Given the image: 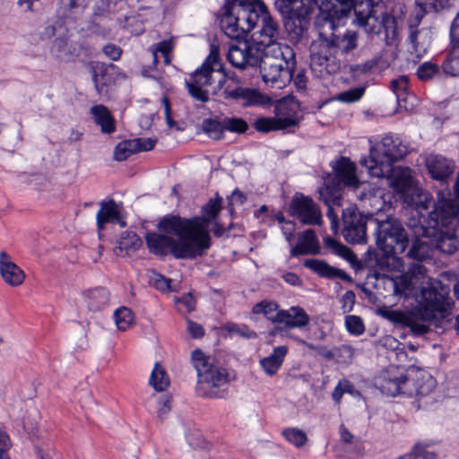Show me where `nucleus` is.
I'll return each instance as SVG.
<instances>
[{"instance_id": "2eb2a0df", "label": "nucleus", "mask_w": 459, "mask_h": 459, "mask_svg": "<svg viewBox=\"0 0 459 459\" xmlns=\"http://www.w3.org/2000/svg\"><path fill=\"white\" fill-rule=\"evenodd\" d=\"M342 235L347 242L363 243L366 240L367 217L355 208H347L342 212Z\"/></svg>"}, {"instance_id": "1a4fd4ad", "label": "nucleus", "mask_w": 459, "mask_h": 459, "mask_svg": "<svg viewBox=\"0 0 459 459\" xmlns=\"http://www.w3.org/2000/svg\"><path fill=\"white\" fill-rule=\"evenodd\" d=\"M407 154V146L392 136H385L380 143L370 148L368 158H363L360 163L368 173L376 178H386L388 182L394 178L396 170L408 168L394 167V163Z\"/></svg>"}, {"instance_id": "37998d69", "label": "nucleus", "mask_w": 459, "mask_h": 459, "mask_svg": "<svg viewBox=\"0 0 459 459\" xmlns=\"http://www.w3.org/2000/svg\"><path fill=\"white\" fill-rule=\"evenodd\" d=\"M282 436L288 442L296 447H301L305 446L307 441L306 433L298 428H288L283 429Z\"/></svg>"}, {"instance_id": "9b49d317", "label": "nucleus", "mask_w": 459, "mask_h": 459, "mask_svg": "<svg viewBox=\"0 0 459 459\" xmlns=\"http://www.w3.org/2000/svg\"><path fill=\"white\" fill-rule=\"evenodd\" d=\"M392 187L403 199V204L411 207L417 213H419L420 221L424 224L429 221V209L438 206L435 204L434 199L431 195L426 190L422 189L412 178L411 169H398L396 170L394 178L388 182Z\"/></svg>"}, {"instance_id": "c85d7f7f", "label": "nucleus", "mask_w": 459, "mask_h": 459, "mask_svg": "<svg viewBox=\"0 0 459 459\" xmlns=\"http://www.w3.org/2000/svg\"><path fill=\"white\" fill-rule=\"evenodd\" d=\"M335 173L340 181L346 186L357 188L359 181L356 176V166L346 158H342L335 169Z\"/></svg>"}, {"instance_id": "c756f323", "label": "nucleus", "mask_w": 459, "mask_h": 459, "mask_svg": "<svg viewBox=\"0 0 459 459\" xmlns=\"http://www.w3.org/2000/svg\"><path fill=\"white\" fill-rule=\"evenodd\" d=\"M142 246L141 238L134 232H125L121 235L114 248L117 256H126L135 252Z\"/></svg>"}, {"instance_id": "cd10ccee", "label": "nucleus", "mask_w": 459, "mask_h": 459, "mask_svg": "<svg viewBox=\"0 0 459 459\" xmlns=\"http://www.w3.org/2000/svg\"><path fill=\"white\" fill-rule=\"evenodd\" d=\"M287 352L286 346H278L273 349L272 354L260 359V366L266 375L272 377L278 372Z\"/></svg>"}, {"instance_id": "b1692460", "label": "nucleus", "mask_w": 459, "mask_h": 459, "mask_svg": "<svg viewBox=\"0 0 459 459\" xmlns=\"http://www.w3.org/2000/svg\"><path fill=\"white\" fill-rule=\"evenodd\" d=\"M426 163L428 170L434 179L444 181L453 173L451 162L442 156H430L427 159Z\"/></svg>"}, {"instance_id": "ea45409f", "label": "nucleus", "mask_w": 459, "mask_h": 459, "mask_svg": "<svg viewBox=\"0 0 459 459\" xmlns=\"http://www.w3.org/2000/svg\"><path fill=\"white\" fill-rule=\"evenodd\" d=\"M137 143L133 139L126 140L117 143L114 151V159L117 161L126 160L132 154L138 152Z\"/></svg>"}, {"instance_id": "0eeeda50", "label": "nucleus", "mask_w": 459, "mask_h": 459, "mask_svg": "<svg viewBox=\"0 0 459 459\" xmlns=\"http://www.w3.org/2000/svg\"><path fill=\"white\" fill-rule=\"evenodd\" d=\"M227 57L229 62L238 69L258 65L262 68L269 65L281 66L296 63L292 48L281 43L263 48L256 45L233 44L229 48Z\"/></svg>"}, {"instance_id": "f704fd0d", "label": "nucleus", "mask_w": 459, "mask_h": 459, "mask_svg": "<svg viewBox=\"0 0 459 459\" xmlns=\"http://www.w3.org/2000/svg\"><path fill=\"white\" fill-rule=\"evenodd\" d=\"M334 45L339 57L347 55L358 47V33L347 30L342 36L333 33Z\"/></svg>"}, {"instance_id": "4d7b16f0", "label": "nucleus", "mask_w": 459, "mask_h": 459, "mask_svg": "<svg viewBox=\"0 0 459 459\" xmlns=\"http://www.w3.org/2000/svg\"><path fill=\"white\" fill-rule=\"evenodd\" d=\"M227 330L230 335H238L247 339H254L257 337V334L255 331L250 330L247 326L243 325L239 326L237 325H231L227 326Z\"/></svg>"}, {"instance_id": "a19ab883", "label": "nucleus", "mask_w": 459, "mask_h": 459, "mask_svg": "<svg viewBox=\"0 0 459 459\" xmlns=\"http://www.w3.org/2000/svg\"><path fill=\"white\" fill-rule=\"evenodd\" d=\"M114 320L118 330L126 331L134 323V315L126 307H118L114 312Z\"/></svg>"}, {"instance_id": "20e7f679", "label": "nucleus", "mask_w": 459, "mask_h": 459, "mask_svg": "<svg viewBox=\"0 0 459 459\" xmlns=\"http://www.w3.org/2000/svg\"><path fill=\"white\" fill-rule=\"evenodd\" d=\"M341 4L340 16H346L353 7L354 23L370 37L377 36L386 45L392 46L398 40L396 19L387 13L382 2L373 0H335Z\"/></svg>"}, {"instance_id": "e2e57ef3", "label": "nucleus", "mask_w": 459, "mask_h": 459, "mask_svg": "<svg viewBox=\"0 0 459 459\" xmlns=\"http://www.w3.org/2000/svg\"><path fill=\"white\" fill-rule=\"evenodd\" d=\"M190 362L196 370L198 377L197 383L199 384L201 377V349L196 348L191 352Z\"/></svg>"}, {"instance_id": "6ab92c4d", "label": "nucleus", "mask_w": 459, "mask_h": 459, "mask_svg": "<svg viewBox=\"0 0 459 459\" xmlns=\"http://www.w3.org/2000/svg\"><path fill=\"white\" fill-rule=\"evenodd\" d=\"M410 226L413 228L415 239L413 240L411 248L407 252L406 256L417 261H424L431 258L434 248L433 240L431 238L421 237L419 233H417L418 228H420V224L410 222Z\"/></svg>"}, {"instance_id": "7ed1b4c3", "label": "nucleus", "mask_w": 459, "mask_h": 459, "mask_svg": "<svg viewBox=\"0 0 459 459\" xmlns=\"http://www.w3.org/2000/svg\"><path fill=\"white\" fill-rule=\"evenodd\" d=\"M163 234L146 235L150 251L158 255L172 254L177 258H192L201 251V218L164 217L158 224Z\"/></svg>"}, {"instance_id": "f8f14e48", "label": "nucleus", "mask_w": 459, "mask_h": 459, "mask_svg": "<svg viewBox=\"0 0 459 459\" xmlns=\"http://www.w3.org/2000/svg\"><path fill=\"white\" fill-rule=\"evenodd\" d=\"M209 50V55L203 63V102H206L210 95H215L226 82L217 39L210 41Z\"/></svg>"}, {"instance_id": "c9c22d12", "label": "nucleus", "mask_w": 459, "mask_h": 459, "mask_svg": "<svg viewBox=\"0 0 459 459\" xmlns=\"http://www.w3.org/2000/svg\"><path fill=\"white\" fill-rule=\"evenodd\" d=\"M175 48L173 39L162 40L157 44H154L149 48V51L152 56V63L154 65L158 64V53L163 56V62L165 65H169L171 62V53Z\"/></svg>"}, {"instance_id": "423d86ee", "label": "nucleus", "mask_w": 459, "mask_h": 459, "mask_svg": "<svg viewBox=\"0 0 459 459\" xmlns=\"http://www.w3.org/2000/svg\"><path fill=\"white\" fill-rule=\"evenodd\" d=\"M417 233L431 238L433 246L442 253L453 254L457 250L459 238V211L456 205L440 199L436 210L429 212V221H420Z\"/></svg>"}, {"instance_id": "603ef678", "label": "nucleus", "mask_w": 459, "mask_h": 459, "mask_svg": "<svg viewBox=\"0 0 459 459\" xmlns=\"http://www.w3.org/2000/svg\"><path fill=\"white\" fill-rule=\"evenodd\" d=\"M201 74V66L197 67L191 74L189 81H186V87L188 93L196 100H201V85L195 77Z\"/></svg>"}, {"instance_id": "052dcab7", "label": "nucleus", "mask_w": 459, "mask_h": 459, "mask_svg": "<svg viewBox=\"0 0 459 459\" xmlns=\"http://www.w3.org/2000/svg\"><path fill=\"white\" fill-rule=\"evenodd\" d=\"M11 447L8 435L0 429V459H9L7 451Z\"/></svg>"}, {"instance_id": "ddd939ff", "label": "nucleus", "mask_w": 459, "mask_h": 459, "mask_svg": "<svg viewBox=\"0 0 459 459\" xmlns=\"http://www.w3.org/2000/svg\"><path fill=\"white\" fill-rule=\"evenodd\" d=\"M228 383L227 369L209 364L208 359L203 356V393L209 397H221L226 392L225 386Z\"/></svg>"}, {"instance_id": "6e6d98bb", "label": "nucleus", "mask_w": 459, "mask_h": 459, "mask_svg": "<svg viewBox=\"0 0 459 459\" xmlns=\"http://www.w3.org/2000/svg\"><path fill=\"white\" fill-rule=\"evenodd\" d=\"M172 395L166 394L160 396L158 403V417L160 420H163L169 412L171 411Z\"/></svg>"}, {"instance_id": "79ce46f5", "label": "nucleus", "mask_w": 459, "mask_h": 459, "mask_svg": "<svg viewBox=\"0 0 459 459\" xmlns=\"http://www.w3.org/2000/svg\"><path fill=\"white\" fill-rule=\"evenodd\" d=\"M254 128L260 133H270L273 131L283 130L276 117H258L253 124Z\"/></svg>"}, {"instance_id": "69168bd1", "label": "nucleus", "mask_w": 459, "mask_h": 459, "mask_svg": "<svg viewBox=\"0 0 459 459\" xmlns=\"http://www.w3.org/2000/svg\"><path fill=\"white\" fill-rule=\"evenodd\" d=\"M307 346L309 349L316 351L318 355L324 357L325 359H327L329 360L335 359L334 349L329 350L325 346L316 347L312 344H307Z\"/></svg>"}, {"instance_id": "dca6fc26", "label": "nucleus", "mask_w": 459, "mask_h": 459, "mask_svg": "<svg viewBox=\"0 0 459 459\" xmlns=\"http://www.w3.org/2000/svg\"><path fill=\"white\" fill-rule=\"evenodd\" d=\"M295 64L278 65H268L260 68V73L264 83L272 88L282 89L292 79V70Z\"/></svg>"}, {"instance_id": "4be33fe9", "label": "nucleus", "mask_w": 459, "mask_h": 459, "mask_svg": "<svg viewBox=\"0 0 459 459\" xmlns=\"http://www.w3.org/2000/svg\"><path fill=\"white\" fill-rule=\"evenodd\" d=\"M278 4L282 12L298 20H305L316 6L315 0H279Z\"/></svg>"}, {"instance_id": "a18cd8bd", "label": "nucleus", "mask_w": 459, "mask_h": 459, "mask_svg": "<svg viewBox=\"0 0 459 459\" xmlns=\"http://www.w3.org/2000/svg\"><path fill=\"white\" fill-rule=\"evenodd\" d=\"M149 283L155 289L160 291H169L171 290V280L164 277L154 270H150L147 273Z\"/></svg>"}, {"instance_id": "5701e85b", "label": "nucleus", "mask_w": 459, "mask_h": 459, "mask_svg": "<svg viewBox=\"0 0 459 459\" xmlns=\"http://www.w3.org/2000/svg\"><path fill=\"white\" fill-rule=\"evenodd\" d=\"M304 266L316 273L321 277L329 279L338 278L344 281L351 280L346 272L331 266L323 260L307 259L304 262Z\"/></svg>"}, {"instance_id": "473e14b6", "label": "nucleus", "mask_w": 459, "mask_h": 459, "mask_svg": "<svg viewBox=\"0 0 459 459\" xmlns=\"http://www.w3.org/2000/svg\"><path fill=\"white\" fill-rule=\"evenodd\" d=\"M283 313H286V316L282 317L281 323H284L287 328H302L310 321L309 316L300 307H291L288 310H283Z\"/></svg>"}, {"instance_id": "6e6552de", "label": "nucleus", "mask_w": 459, "mask_h": 459, "mask_svg": "<svg viewBox=\"0 0 459 459\" xmlns=\"http://www.w3.org/2000/svg\"><path fill=\"white\" fill-rule=\"evenodd\" d=\"M381 216L377 213L376 218L371 219L377 225L376 244L392 269L401 271L404 262L398 255L404 253L408 247V235L398 219L392 216L381 219Z\"/></svg>"}, {"instance_id": "09e8293b", "label": "nucleus", "mask_w": 459, "mask_h": 459, "mask_svg": "<svg viewBox=\"0 0 459 459\" xmlns=\"http://www.w3.org/2000/svg\"><path fill=\"white\" fill-rule=\"evenodd\" d=\"M440 73L439 66L432 62H425L417 69V75L421 81H429L438 75Z\"/></svg>"}, {"instance_id": "412c9836", "label": "nucleus", "mask_w": 459, "mask_h": 459, "mask_svg": "<svg viewBox=\"0 0 459 459\" xmlns=\"http://www.w3.org/2000/svg\"><path fill=\"white\" fill-rule=\"evenodd\" d=\"M0 274L4 282L13 287L21 285L25 279L23 271L4 251L0 253Z\"/></svg>"}, {"instance_id": "338daca9", "label": "nucleus", "mask_w": 459, "mask_h": 459, "mask_svg": "<svg viewBox=\"0 0 459 459\" xmlns=\"http://www.w3.org/2000/svg\"><path fill=\"white\" fill-rule=\"evenodd\" d=\"M137 22V19L135 16H132V15H126L124 17V21L121 22L119 21L118 22V25L120 27H123V28H126L128 31H130L131 33H136L138 34L139 32H141L143 30L142 28H139V29H133L132 26H133V23Z\"/></svg>"}, {"instance_id": "8fccbe9b", "label": "nucleus", "mask_w": 459, "mask_h": 459, "mask_svg": "<svg viewBox=\"0 0 459 459\" xmlns=\"http://www.w3.org/2000/svg\"><path fill=\"white\" fill-rule=\"evenodd\" d=\"M325 243L328 247L333 249L334 253L348 262H353L356 259V255L354 253L346 246L342 245L341 243L337 242L333 238H326Z\"/></svg>"}, {"instance_id": "7c9ffc66", "label": "nucleus", "mask_w": 459, "mask_h": 459, "mask_svg": "<svg viewBox=\"0 0 459 459\" xmlns=\"http://www.w3.org/2000/svg\"><path fill=\"white\" fill-rule=\"evenodd\" d=\"M254 315H263L273 323H281L282 317L286 316L283 310L279 309L276 302L271 300H263L255 304L252 308Z\"/></svg>"}, {"instance_id": "72a5a7b5", "label": "nucleus", "mask_w": 459, "mask_h": 459, "mask_svg": "<svg viewBox=\"0 0 459 459\" xmlns=\"http://www.w3.org/2000/svg\"><path fill=\"white\" fill-rule=\"evenodd\" d=\"M91 114L97 125L105 134H110L115 131L114 120L107 107L103 105H95L91 108Z\"/></svg>"}, {"instance_id": "393cba45", "label": "nucleus", "mask_w": 459, "mask_h": 459, "mask_svg": "<svg viewBox=\"0 0 459 459\" xmlns=\"http://www.w3.org/2000/svg\"><path fill=\"white\" fill-rule=\"evenodd\" d=\"M319 246L315 231L313 230H305L299 238V243L290 250L292 256H299L307 254H316L318 252Z\"/></svg>"}, {"instance_id": "13d9d810", "label": "nucleus", "mask_w": 459, "mask_h": 459, "mask_svg": "<svg viewBox=\"0 0 459 459\" xmlns=\"http://www.w3.org/2000/svg\"><path fill=\"white\" fill-rule=\"evenodd\" d=\"M376 66H379L381 69H384L388 66V63L381 56H378L366 62L362 65H359L361 73H367Z\"/></svg>"}, {"instance_id": "aec40b11", "label": "nucleus", "mask_w": 459, "mask_h": 459, "mask_svg": "<svg viewBox=\"0 0 459 459\" xmlns=\"http://www.w3.org/2000/svg\"><path fill=\"white\" fill-rule=\"evenodd\" d=\"M100 211L97 213V226L99 230L104 229L106 223H117L120 227L126 226V222L121 215L120 205L114 200L102 201L100 204Z\"/></svg>"}, {"instance_id": "774afa93", "label": "nucleus", "mask_w": 459, "mask_h": 459, "mask_svg": "<svg viewBox=\"0 0 459 459\" xmlns=\"http://www.w3.org/2000/svg\"><path fill=\"white\" fill-rule=\"evenodd\" d=\"M109 0H96V7L93 15L95 17L104 16L108 12Z\"/></svg>"}, {"instance_id": "a211bd4d", "label": "nucleus", "mask_w": 459, "mask_h": 459, "mask_svg": "<svg viewBox=\"0 0 459 459\" xmlns=\"http://www.w3.org/2000/svg\"><path fill=\"white\" fill-rule=\"evenodd\" d=\"M274 114L283 130L299 123V104L293 100L282 99L274 107Z\"/></svg>"}, {"instance_id": "4c0bfd02", "label": "nucleus", "mask_w": 459, "mask_h": 459, "mask_svg": "<svg viewBox=\"0 0 459 459\" xmlns=\"http://www.w3.org/2000/svg\"><path fill=\"white\" fill-rule=\"evenodd\" d=\"M443 71L450 76L459 75V42H452L451 50L444 61Z\"/></svg>"}, {"instance_id": "5fc2aeb1", "label": "nucleus", "mask_w": 459, "mask_h": 459, "mask_svg": "<svg viewBox=\"0 0 459 459\" xmlns=\"http://www.w3.org/2000/svg\"><path fill=\"white\" fill-rule=\"evenodd\" d=\"M433 444L432 441L416 443L413 448L418 459H437V455L435 452L428 450Z\"/></svg>"}, {"instance_id": "49530a36", "label": "nucleus", "mask_w": 459, "mask_h": 459, "mask_svg": "<svg viewBox=\"0 0 459 459\" xmlns=\"http://www.w3.org/2000/svg\"><path fill=\"white\" fill-rule=\"evenodd\" d=\"M364 93V87H355L338 93L335 100L342 103H354L359 101Z\"/></svg>"}, {"instance_id": "c03bdc74", "label": "nucleus", "mask_w": 459, "mask_h": 459, "mask_svg": "<svg viewBox=\"0 0 459 459\" xmlns=\"http://www.w3.org/2000/svg\"><path fill=\"white\" fill-rule=\"evenodd\" d=\"M203 131L212 139H221L224 131L223 121L205 119L203 121Z\"/></svg>"}, {"instance_id": "680f3d73", "label": "nucleus", "mask_w": 459, "mask_h": 459, "mask_svg": "<svg viewBox=\"0 0 459 459\" xmlns=\"http://www.w3.org/2000/svg\"><path fill=\"white\" fill-rule=\"evenodd\" d=\"M133 141L137 143L136 149L138 152L150 151L156 143V140L152 138H134Z\"/></svg>"}, {"instance_id": "4468645a", "label": "nucleus", "mask_w": 459, "mask_h": 459, "mask_svg": "<svg viewBox=\"0 0 459 459\" xmlns=\"http://www.w3.org/2000/svg\"><path fill=\"white\" fill-rule=\"evenodd\" d=\"M291 215L304 225H321L322 212L318 204L310 197L302 194L293 196L290 203Z\"/></svg>"}, {"instance_id": "de8ad7c7", "label": "nucleus", "mask_w": 459, "mask_h": 459, "mask_svg": "<svg viewBox=\"0 0 459 459\" xmlns=\"http://www.w3.org/2000/svg\"><path fill=\"white\" fill-rule=\"evenodd\" d=\"M222 121L224 130L231 133L243 134L248 129L247 123L240 117H225Z\"/></svg>"}, {"instance_id": "39448f33", "label": "nucleus", "mask_w": 459, "mask_h": 459, "mask_svg": "<svg viewBox=\"0 0 459 459\" xmlns=\"http://www.w3.org/2000/svg\"><path fill=\"white\" fill-rule=\"evenodd\" d=\"M375 385L389 396L403 394L414 397L420 409H428L436 401V381L423 370H411L408 376L403 377L397 368H390L375 378Z\"/></svg>"}, {"instance_id": "864d4df0", "label": "nucleus", "mask_w": 459, "mask_h": 459, "mask_svg": "<svg viewBox=\"0 0 459 459\" xmlns=\"http://www.w3.org/2000/svg\"><path fill=\"white\" fill-rule=\"evenodd\" d=\"M335 359L340 363L350 364L354 357V350L350 345H341L334 348Z\"/></svg>"}, {"instance_id": "0e129e2a", "label": "nucleus", "mask_w": 459, "mask_h": 459, "mask_svg": "<svg viewBox=\"0 0 459 459\" xmlns=\"http://www.w3.org/2000/svg\"><path fill=\"white\" fill-rule=\"evenodd\" d=\"M103 53L111 60L117 61L121 56L122 49L114 44H108L103 48Z\"/></svg>"}, {"instance_id": "9d476101", "label": "nucleus", "mask_w": 459, "mask_h": 459, "mask_svg": "<svg viewBox=\"0 0 459 459\" xmlns=\"http://www.w3.org/2000/svg\"><path fill=\"white\" fill-rule=\"evenodd\" d=\"M324 26L329 28V32L319 30L318 37L311 42L309 47L310 68L318 78H325L337 73L342 65V59L334 45V22L325 21Z\"/></svg>"}, {"instance_id": "2f4dec72", "label": "nucleus", "mask_w": 459, "mask_h": 459, "mask_svg": "<svg viewBox=\"0 0 459 459\" xmlns=\"http://www.w3.org/2000/svg\"><path fill=\"white\" fill-rule=\"evenodd\" d=\"M83 299L88 307L91 310H99L108 305L109 292L103 287L89 290L83 293Z\"/></svg>"}, {"instance_id": "a878e982", "label": "nucleus", "mask_w": 459, "mask_h": 459, "mask_svg": "<svg viewBox=\"0 0 459 459\" xmlns=\"http://www.w3.org/2000/svg\"><path fill=\"white\" fill-rule=\"evenodd\" d=\"M232 97L243 100L245 106H264L271 102V99L261 93L258 90L238 87L235 89Z\"/></svg>"}, {"instance_id": "bb28decb", "label": "nucleus", "mask_w": 459, "mask_h": 459, "mask_svg": "<svg viewBox=\"0 0 459 459\" xmlns=\"http://www.w3.org/2000/svg\"><path fill=\"white\" fill-rule=\"evenodd\" d=\"M221 203L222 198L216 196L211 199L207 204L203 207V250L209 248L211 246L209 232L206 229L208 225H206V222L217 216L221 209Z\"/></svg>"}, {"instance_id": "3c124183", "label": "nucleus", "mask_w": 459, "mask_h": 459, "mask_svg": "<svg viewBox=\"0 0 459 459\" xmlns=\"http://www.w3.org/2000/svg\"><path fill=\"white\" fill-rule=\"evenodd\" d=\"M345 325L348 332L354 335H360L365 331L364 323L358 316H347L345 317Z\"/></svg>"}, {"instance_id": "e433bc0d", "label": "nucleus", "mask_w": 459, "mask_h": 459, "mask_svg": "<svg viewBox=\"0 0 459 459\" xmlns=\"http://www.w3.org/2000/svg\"><path fill=\"white\" fill-rule=\"evenodd\" d=\"M169 383L165 368L160 363H155L149 378L150 385L157 392H163L169 386Z\"/></svg>"}, {"instance_id": "58836bf2", "label": "nucleus", "mask_w": 459, "mask_h": 459, "mask_svg": "<svg viewBox=\"0 0 459 459\" xmlns=\"http://www.w3.org/2000/svg\"><path fill=\"white\" fill-rule=\"evenodd\" d=\"M409 80L406 75H401L390 82V89L395 94L399 105L407 99Z\"/></svg>"}, {"instance_id": "bf43d9fd", "label": "nucleus", "mask_w": 459, "mask_h": 459, "mask_svg": "<svg viewBox=\"0 0 459 459\" xmlns=\"http://www.w3.org/2000/svg\"><path fill=\"white\" fill-rule=\"evenodd\" d=\"M339 432L343 443L351 445L360 444V439L352 435L343 424L340 426Z\"/></svg>"}, {"instance_id": "f03ea898", "label": "nucleus", "mask_w": 459, "mask_h": 459, "mask_svg": "<svg viewBox=\"0 0 459 459\" xmlns=\"http://www.w3.org/2000/svg\"><path fill=\"white\" fill-rule=\"evenodd\" d=\"M220 25L228 38L237 40L254 30L250 41L238 44L263 48L279 43V25L261 0H225Z\"/></svg>"}, {"instance_id": "f257e3e1", "label": "nucleus", "mask_w": 459, "mask_h": 459, "mask_svg": "<svg viewBox=\"0 0 459 459\" xmlns=\"http://www.w3.org/2000/svg\"><path fill=\"white\" fill-rule=\"evenodd\" d=\"M394 293L405 297L420 295L412 313L395 311L390 319L409 327L415 335H423L429 331L426 322L440 323L452 315L454 301L449 296V287L441 281L427 274L424 265L415 263L404 273L389 279Z\"/></svg>"}, {"instance_id": "f3484780", "label": "nucleus", "mask_w": 459, "mask_h": 459, "mask_svg": "<svg viewBox=\"0 0 459 459\" xmlns=\"http://www.w3.org/2000/svg\"><path fill=\"white\" fill-rule=\"evenodd\" d=\"M421 16H416V23L409 27L408 41L410 44L409 51L417 57H420L426 53L431 42V31L428 28H419Z\"/></svg>"}]
</instances>
